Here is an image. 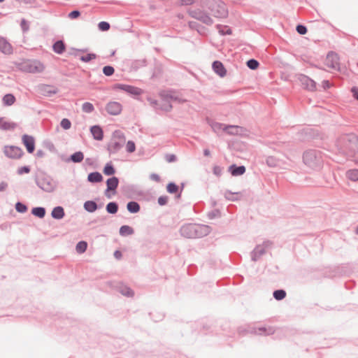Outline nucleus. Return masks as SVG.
I'll return each mask as SVG.
<instances>
[{"instance_id": "1", "label": "nucleus", "mask_w": 358, "mask_h": 358, "mask_svg": "<svg viewBox=\"0 0 358 358\" xmlns=\"http://www.w3.org/2000/svg\"><path fill=\"white\" fill-rule=\"evenodd\" d=\"M358 152V137L353 133L344 134L337 138V155L347 158L353 157Z\"/></svg>"}, {"instance_id": "2", "label": "nucleus", "mask_w": 358, "mask_h": 358, "mask_svg": "<svg viewBox=\"0 0 358 358\" xmlns=\"http://www.w3.org/2000/svg\"><path fill=\"white\" fill-rule=\"evenodd\" d=\"M202 6L209 9L217 17H224L227 15L225 4L219 0H202Z\"/></svg>"}, {"instance_id": "3", "label": "nucleus", "mask_w": 358, "mask_h": 358, "mask_svg": "<svg viewBox=\"0 0 358 358\" xmlns=\"http://www.w3.org/2000/svg\"><path fill=\"white\" fill-rule=\"evenodd\" d=\"M17 67L22 71L31 73H41L45 69L43 62L37 59H25L17 64Z\"/></svg>"}, {"instance_id": "4", "label": "nucleus", "mask_w": 358, "mask_h": 358, "mask_svg": "<svg viewBox=\"0 0 358 358\" xmlns=\"http://www.w3.org/2000/svg\"><path fill=\"white\" fill-rule=\"evenodd\" d=\"M303 162L306 165L313 169H317L322 166V159L320 153L315 150H309L303 155Z\"/></svg>"}, {"instance_id": "5", "label": "nucleus", "mask_w": 358, "mask_h": 358, "mask_svg": "<svg viewBox=\"0 0 358 358\" xmlns=\"http://www.w3.org/2000/svg\"><path fill=\"white\" fill-rule=\"evenodd\" d=\"M125 141L124 134L116 130L113 132L110 142L108 143V150L110 152H117L123 145Z\"/></svg>"}, {"instance_id": "6", "label": "nucleus", "mask_w": 358, "mask_h": 358, "mask_svg": "<svg viewBox=\"0 0 358 358\" xmlns=\"http://www.w3.org/2000/svg\"><path fill=\"white\" fill-rule=\"evenodd\" d=\"M201 229L202 227L189 224L183 226L181 228L180 231L183 236L189 238H194L200 236V234L199 232L201 231Z\"/></svg>"}, {"instance_id": "7", "label": "nucleus", "mask_w": 358, "mask_h": 358, "mask_svg": "<svg viewBox=\"0 0 358 358\" xmlns=\"http://www.w3.org/2000/svg\"><path fill=\"white\" fill-rule=\"evenodd\" d=\"M113 89L115 90H121L134 95H140L143 93L142 90L140 88L124 84H115L113 85Z\"/></svg>"}, {"instance_id": "8", "label": "nucleus", "mask_w": 358, "mask_h": 358, "mask_svg": "<svg viewBox=\"0 0 358 358\" xmlns=\"http://www.w3.org/2000/svg\"><path fill=\"white\" fill-rule=\"evenodd\" d=\"M4 153L7 157L13 159H18L23 155L22 149L15 146L5 147Z\"/></svg>"}, {"instance_id": "9", "label": "nucleus", "mask_w": 358, "mask_h": 358, "mask_svg": "<svg viewBox=\"0 0 358 358\" xmlns=\"http://www.w3.org/2000/svg\"><path fill=\"white\" fill-rule=\"evenodd\" d=\"M106 110L111 115H117L121 113L122 107L119 102L110 101L106 106Z\"/></svg>"}, {"instance_id": "10", "label": "nucleus", "mask_w": 358, "mask_h": 358, "mask_svg": "<svg viewBox=\"0 0 358 358\" xmlns=\"http://www.w3.org/2000/svg\"><path fill=\"white\" fill-rule=\"evenodd\" d=\"M118 179L116 177H112L107 180L106 185L107 189L106 190L105 194L108 198H110V192H114L118 186Z\"/></svg>"}, {"instance_id": "11", "label": "nucleus", "mask_w": 358, "mask_h": 358, "mask_svg": "<svg viewBox=\"0 0 358 358\" xmlns=\"http://www.w3.org/2000/svg\"><path fill=\"white\" fill-rule=\"evenodd\" d=\"M22 142L28 152L32 153L34 151L35 141L32 136L29 135H24L22 136Z\"/></svg>"}, {"instance_id": "12", "label": "nucleus", "mask_w": 358, "mask_h": 358, "mask_svg": "<svg viewBox=\"0 0 358 358\" xmlns=\"http://www.w3.org/2000/svg\"><path fill=\"white\" fill-rule=\"evenodd\" d=\"M213 69L218 76L224 77L227 74V70L221 62L215 61L213 63Z\"/></svg>"}, {"instance_id": "13", "label": "nucleus", "mask_w": 358, "mask_h": 358, "mask_svg": "<svg viewBox=\"0 0 358 358\" xmlns=\"http://www.w3.org/2000/svg\"><path fill=\"white\" fill-rule=\"evenodd\" d=\"M336 63V54L334 52H330L327 54L324 64L329 69H334Z\"/></svg>"}, {"instance_id": "14", "label": "nucleus", "mask_w": 358, "mask_h": 358, "mask_svg": "<svg viewBox=\"0 0 358 358\" xmlns=\"http://www.w3.org/2000/svg\"><path fill=\"white\" fill-rule=\"evenodd\" d=\"M91 133L94 139L101 141L103 138L102 129L99 126H93L90 129Z\"/></svg>"}, {"instance_id": "15", "label": "nucleus", "mask_w": 358, "mask_h": 358, "mask_svg": "<svg viewBox=\"0 0 358 358\" xmlns=\"http://www.w3.org/2000/svg\"><path fill=\"white\" fill-rule=\"evenodd\" d=\"M0 50L5 54L12 52L11 45L3 38L0 37Z\"/></svg>"}, {"instance_id": "16", "label": "nucleus", "mask_w": 358, "mask_h": 358, "mask_svg": "<svg viewBox=\"0 0 358 358\" xmlns=\"http://www.w3.org/2000/svg\"><path fill=\"white\" fill-rule=\"evenodd\" d=\"M301 80L303 85H305V87L308 90H311V91H313L315 90L316 83L314 80H311L310 78H309L306 76H303Z\"/></svg>"}, {"instance_id": "17", "label": "nucleus", "mask_w": 358, "mask_h": 358, "mask_svg": "<svg viewBox=\"0 0 358 358\" xmlns=\"http://www.w3.org/2000/svg\"><path fill=\"white\" fill-rule=\"evenodd\" d=\"M16 124L13 122L6 120L5 118H0V129L3 130L13 129Z\"/></svg>"}, {"instance_id": "18", "label": "nucleus", "mask_w": 358, "mask_h": 358, "mask_svg": "<svg viewBox=\"0 0 358 358\" xmlns=\"http://www.w3.org/2000/svg\"><path fill=\"white\" fill-rule=\"evenodd\" d=\"M229 171L231 172L232 176H237L243 175L245 171V168L243 166H236L235 165H231L229 167Z\"/></svg>"}, {"instance_id": "19", "label": "nucleus", "mask_w": 358, "mask_h": 358, "mask_svg": "<svg viewBox=\"0 0 358 358\" xmlns=\"http://www.w3.org/2000/svg\"><path fill=\"white\" fill-rule=\"evenodd\" d=\"M345 176L348 179H349L353 182L358 181V169H352L348 170L345 172Z\"/></svg>"}, {"instance_id": "20", "label": "nucleus", "mask_w": 358, "mask_h": 358, "mask_svg": "<svg viewBox=\"0 0 358 358\" xmlns=\"http://www.w3.org/2000/svg\"><path fill=\"white\" fill-rule=\"evenodd\" d=\"M87 179L91 182H99L102 181L103 177L99 172H94L88 175Z\"/></svg>"}, {"instance_id": "21", "label": "nucleus", "mask_w": 358, "mask_h": 358, "mask_svg": "<svg viewBox=\"0 0 358 358\" xmlns=\"http://www.w3.org/2000/svg\"><path fill=\"white\" fill-rule=\"evenodd\" d=\"M352 269L348 266H337V275H349Z\"/></svg>"}, {"instance_id": "22", "label": "nucleus", "mask_w": 358, "mask_h": 358, "mask_svg": "<svg viewBox=\"0 0 358 358\" xmlns=\"http://www.w3.org/2000/svg\"><path fill=\"white\" fill-rule=\"evenodd\" d=\"M52 216L55 219H62L64 216V212L62 207H55L52 211Z\"/></svg>"}, {"instance_id": "23", "label": "nucleus", "mask_w": 358, "mask_h": 358, "mask_svg": "<svg viewBox=\"0 0 358 358\" xmlns=\"http://www.w3.org/2000/svg\"><path fill=\"white\" fill-rule=\"evenodd\" d=\"M53 50L57 54H62L65 50V45L63 41H58L53 45Z\"/></svg>"}, {"instance_id": "24", "label": "nucleus", "mask_w": 358, "mask_h": 358, "mask_svg": "<svg viewBox=\"0 0 358 358\" xmlns=\"http://www.w3.org/2000/svg\"><path fill=\"white\" fill-rule=\"evenodd\" d=\"M85 209L90 213L94 212L97 208V205L94 201H87L84 203Z\"/></svg>"}, {"instance_id": "25", "label": "nucleus", "mask_w": 358, "mask_h": 358, "mask_svg": "<svg viewBox=\"0 0 358 358\" xmlns=\"http://www.w3.org/2000/svg\"><path fill=\"white\" fill-rule=\"evenodd\" d=\"M15 101V97L11 94H7L3 97V103L6 106H11Z\"/></svg>"}, {"instance_id": "26", "label": "nucleus", "mask_w": 358, "mask_h": 358, "mask_svg": "<svg viewBox=\"0 0 358 358\" xmlns=\"http://www.w3.org/2000/svg\"><path fill=\"white\" fill-rule=\"evenodd\" d=\"M127 210L133 213H138L140 210V206L138 203L131 201L127 203Z\"/></svg>"}, {"instance_id": "27", "label": "nucleus", "mask_w": 358, "mask_h": 358, "mask_svg": "<svg viewBox=\"0 0 358 358\" xmlns=\"http://www.w3.org/2000/svg\"><path fill=\"white\" fill-rule=\"evenodd\" d=\"M222 129L230 134H237L240 131V128L237 126H224Z\"/></svg>"}, {"instance_id": "28", "label": "nucleus", "mask_w": 358, "mask_h": 358, "mask_svg": "<svg viewBox=\"0 0 358 358\" xmlns=\"http://www.w3.org/2000/svg\"><path fill=\"white\" fill-rule=\"evenodd\" d=\"M134 232V230L131 227L127 225H124L120 227V234L122 236H128L132 234Z\"/></svg>"}, {"instance_id": "29", "label": "nucleus", "mask_w": 358, "mask_h": 358, "mask_svg": "<svg viewBox=\"0 0 358 358\" xmlns=\"http://www.w3.org/2000/svg\"><path fill=\"white\" fill-rule=\"evenodd\" d=\"M32 214L40 218H43L45 216V210L43 208L38 207L32 209Z\"/></svg>"}, {"instance_id": "30", "label": "nucleus", "mask_w": 358, "mask_h": 358, "mask_svg": "<svg viewBox=\"0 0 358 358\" xmlns=\"http://www.w3.org/2000/svg\"><path fill=\"white\" fill-rule=\"evenodd\" d=\"M117 209H118L117 204L115 202H110V203H108L106 206V210L109 213H112V214L116 213L117 211Z\"/></svg>"}, {"instance_id": "31", "label": "nucleus", "mask_w": 358, "mask_h": 358, "mask_svg": "<svg viewBox=\"0 0 358 358\" xmlns=\"http://www.w3.org/2000/svg\"><path fill=\"white\" fill-rule=\"evenodd\" d=\"M87 247V243L85 241H80L76 245V249L78 253H83L86 250Z\"/></svg>"}, {"instance_id": "32", "label": "nucleus", "mask_w": 358, "mask_h": 358, "mask_svg": "<svg viewBox=\"0 0 358 358\" xmlns=\"http://www.w3.org/2000/svg\"><path fill=\"white\" fill-rule=\"evenodd\" d=\"M94 109V106L90 102H85L82 106L83 111L87 113H92Z\"/></svg>"}, {"instance_id": "33", "label": "nucleus", "mask_w": 358, "mask_h": 358, "mask_svg": "<svg viewBox=\"0 0 358 358\" xmlns=\"http://www.w3.org/2000/svg\"><path fill=\"white\" fill-rule=\"evenodd\" d=\"M273 296L276 300H282L286 296V292L282 289H278L273 292Z\"/></svg>"}, {"instance_id": "34", "label": "nucleus", "mask_w": 358, "mask_h": 358, "mask_svg": "<svg viewBox=\"0 0 358 358\" xmlns=\"http://www.w3.org/2000/svg\"><path fill=\"white\" fill-rule=\"evenodd\" d=\"M103 173L106 176H111L115 173V169L111 164H107L103 169Z\"/></svg>"}, {"instance_id": "35", "label": "nucleus", "mask_w": 358, "mask_h": 358, "mask_svg": "<svg viewBox=\"0 0 358 358\" xmlns=\"http://www.w3.org/2000/svg\"><path fill=\"white\" fill-rule=\"evenodd\" d=\"M166 190L171 194L176 193L178 191V186L173 182H170L167 185Z\"/></svg>"}, {"instance_id": "36", "label": "nucleus", "mask_w": 358, "mask_h": 358, "mask_svg": "<svg viewBox=\"0 0 358 358\" xmlns=\"http://www.w3.org/2000/svg\"><path fill=\"white\" fill-rule=\"evenodd\" d=\"M83 154L81 152H78L71 155V159L74 162H80L83 159Z\"/></svg>"}, {"instance_id": "37", "label": "nucleus", "mask_w": 358, "mask_h": 358, "mask_svg": "<svg viewBox=\"0 0 358 358\" xmlns=\"http://www.w3.org/2000/svg\"><path fill=\"white\" fill-rule=\"evenodd\" d=\"M197 18L207 24H211L213 23L212 19L208 15L205 14L201 15L200 16L197 17Z\"/></svg>"}, {"instance_id": "38", "label": "nucleus", "mask_w": 358, "mask_h": 358, "mask_svg": "<svg viewBox=\"0 0 358 358\" xmlns=\"http://www.w3.org/2000/svg\"><path fill=\"white\" fill-rule=\"evenodd\" d=\"M217 27L219 30V32L222 35L231 34V31L228 27H222L221 25H218Z\"/></svg>"}, {"instance_id": "39", "label": "nucleus", "mask_w": 358, "mask_h": 358, "mask_svg": "<svg viewBox=\"0 0 358 358\" xmlns=\"http://www.w3.org/2000/svg\"><path fill=\"white\" fill-rule=\"evenodd\" d=\"M248 66L252 70H255L259 66V62L255 59H250L247 62Z\"/></svg>"}, {"instance_id": "40", "label": "nucleus", "mask_w": 358, "mask_h": 358, "mask_svg": "<svg viewBox=\"0 0 358 358\" xmlns=\"http://www.w3.org/2000/svg\"><path fill=\"white\" fill-rule=\"evenodd\" d=\"M114 68L110 66H104L103 69V73L107 76L113 75L114 73Z\"/></svg>"}, {"instance_id": "41", "label": "nucleus", "mask_w": 358, "mask_h": 358, "mask_svg": "<svg viewBox=\"0 0 358 358\" xmlns=\"http://www.w3.org/2000/svg\"><path fill=\"white\" fill-rule=\"evenodd\" d=\"M99 29L101 31H106L110 29V24L107 22H101L98 24Z\"/></svg>"}, {"instance_id": "42", "label": "nucleus", "mask_w": 358, "mask_h": 358, "mask_svg": "<svg viewBox=\"0 0 358 358\" xmlns=\"http://www.w3.org/2000/svg\"><path fill=\"white\" fill-rule=\"evenodd\" d=\"M126 149L130 153L134 152L136 150L135 143L131 141H129L126 145Z\"/></svg>"}, {"instance_id": "43", "label": "nucleus", "mask_w": 358, "mask_h": 358, "mask_svg": "<svg viewBox=\"0 0 358 358\" xmlns=\"http://www.w3.org/2000/svg\"><path fill=\"white\" fill-rule=\"evenodd\" d=\"M61 126L63 129H69L71 128V123L70 122L69 120L66 119V118H64L62 121H61Z\"/></svg>"}, {"instance_id": "44", "label": "nucleus", "mask_w": 358, "mask_h": 358, "mask_svg": "<svg viewBox=\"0 0 358 358\" xmlns=\"http://www.w3.org/2000/svg\"><path fill=\"white\" fill-rule=\"evenodd\" d=\"M96 55L94 54H87L86 55H83L80 57V59L83 62H89L93 59H95Z\"/></svg>"}, {"instance_id": "45", "label": "nucleus", "mask_w": 358, "mask_h": 358, "mask_svg": "<svg viewBox=\"0 0 358 358\" xmlns=\"http://www.w3.org/2000/svg\"><path fill=\"white\" fill-rule=\"evenodd\" d=\"M296 31L299 34H301V35L306 34L307 33L306 27L305 26L301 25V24H299L296 27Z\"/></svg>"}, {"instance_id": "46", "label": "nucleus", "mask_w": 358, "mask_h": 358, "mask_svg": "<svg viewBox=\"0 0 358 358\" xmlns=\"http://www.w3.org/2000/svg\"><path fill=\"white\" fill-rule=\"evenodd\" d=\"M20 25H21V28L24 31H27L29 30V23L27 21H26L25 20H22L21 21V23H20Z\"/></svg>"}, {"instance_id": "47", "label": "nucleus", "mask_w": 358, "mask_h": 358, "mask_svg": "<svg viewBox=\"0 0 358 358\" xmlns=\"http://www.w3.org/2000/svg\"><path fill=\"white\" fill-rule=\"evenodd\" d=\"M16 210L18 211V212H20V213H24L27 210V207L20 203H17L16 204Z\"/></svg>"}, {"instance_id": "48", "label": "nucleus", "mask_w": 358, "mask_h": 358, "mask_svg": "<svg viewBox=\"0 0 358 358\" xmlns=\"http://www.w3.org/2000/svg\"><path fill=\"white\" fill-rule=\"evenodd\" d=\"M351 92L353 98L358 101V87L356 86H353L351 88Z\"/></svg>"}, {"instance_id": "49", "label": "nucleus", "mask_w": 358, "mask_h": 358, "mask_svg": "<svg viewBox=\"0 0 358 358\" xmlns=\"http://www.w3.org/2000/svg\"><path fill=\"white\" fill-rule=\"evenodd\" d=\"M167 202H168V197L166 196H162L158 199V203L161 206H164V205L166 204Z\"/></svg>"}, {"instance_id": "50", "label": "nucleus", "mask_w": 358, "mask_h": 358, "mask_svg": "<svg viewBox=\"0 0 358 358\" xmlns=\"http://www.w3.org/2000/svg\"><path fill=\"white\" fill-rule=\"evenodd\" d=\"M30 171V169L27 166H23L18 169L17 173L20 175H22L23 173H29Z\"/></svg>"}, {"instance_id": "51", "label": "nucleus", "mask_w": 358, "mask_h": 358, "mask_svg": "<svg viewBox=\"0 0 358 358\" xmlns=\"http://www.w3.org/2000/svg\"><path fill=\"white\" fill-rule=\"evenodd\" d=\"M80 13L78 10H73L69 14V17L71 19H76L80 16Z\"/></svg>"}, {"instance_id": "52", "label": "nucleus", "mask_w": 358, "mask_h": 358, "mask_svg": "<svg viewBox=\"0 0 358 358\" xmlns=\"http://www.w3.org/2000/svg\"><path fill=\"white\" fill-rule=\"evenodd\" d=\"M150 178L153 181H155V182H157L160 181V176L158 174H157V173H152L150 176Z\"/></svg>"}, {"instance_id": "53", "label": "nucleus", "mask_w": 358, "mask_h": 358, "mask_svg": "<svg viewBox=\"0 0 358 358\" xmlns=\"http://www.w3.org/2000/svg\"><path fill=\"white\" fill-rule=\"evenodd\" d=\"M333 86V84H329L328 80H324L322 82V87L324 90L329 88L330 87Z\"/></svg>"}, {"instance_id": "54", "label": "nucleus", "mask_w": 358, "mask_h": 358, "mask_svg": "<svg viewBox=\"0 0 358 358\" xmlns=\"http://www.w3.org/2000/svg\"><path fill=\"white\" fill-rule=\"evenodd\" d=\"M213 172L215 175L219 176L222 172V169L216 166L213 168Z\"/></svg>"}, {"instance_id": "55", "label": "nucleus", "mask_w": 358, "mask_h": 358, "mask_svg": "<svg viewBox=\"0 0 358 358\" xmlns=\"http://www.w3.org/2000/svg\"><path fill=\"white\" fill-rule=\"evenodd\" d=\"M194 1H195V0H181V3L182 5H191Z\"/></svg>"}, {"instance_id": "56", "label": "nucleus", "mask_w": 358, "mask_h": 358, "mask_svg": "<svg viewBox=\"0 0 358 358\" xmlns=\"http://www.w3.org/2000/svg\"><path fill=\"white\" fill-rule=\"evenodd\" d=\"M114 256L116 259H120L122 257V252L119 250H116L114 252Z\"/></svg>"}, {"instance_id": "57", "label": "nucleus", "mask_w": 358, "mask_h": 358, "mask_svg": "<svg viewBox=\"0 0 358 358\" xmlns=\"http://www.w3.org/2000/svg\"><path fill=\"white\" fill-rule=\"evenodd\" d=\"M123 294L127 296H133L134 295V292L131 290H130L129 289H127V292L123 293Z\"/></svg>"}, {"instance_id": "58", "label": "nucleus", "mask_w": 358, "mask_h": 358, "mask_svg": "<svg viewBox=\"0 0 358 358\" xmlns=\"http://www.w3.org/2000/svg\"><path fill=\"white\" fill-rule=\"evenodd\" d=\"M203 154L206 157H209L210 155V151L208 149H205L203 150Z\"/></svg>"}, {"instance_id": "59", "label": "nucleus", "mask_w": 358, "mask_h": 358, "mask_svg": "<svg viewBox=\"0 0 358 358\" xmlns=\"http://www.w3.org/2000/svg\"><path fill=\"white\" fill-rule=\"evenodd\" d=\"M336 59H337V61L339 60V57L338 56L336 57ZM340 71V66H339L338 62H337V71Z\"/></svg>"}, {"instance_id": "60", "label": "nucleus", "mask_w": 358, "mask_h": 358, "mask_svg": "<svg viewBox=\"0 0 358 358\" xmlns=\"http://www.w3.org/2000/svg\"><path fill=\"white\" fill-rule=\"evenodd\" d=\"M175 159V157L173 155L171 156L170 159H169V162H172Z\"/></svg>"}, {"instance_id": "61", "label": "nucleus", "mask_w": 358, "mask_h": 358, "mask_svg": "<svg viewBox=\"0 0 358 358\" xmlns=\"http://www.w3.org/2000/svg\"><path fill=\"white\" fill-rule=\"evenodd\" d=\"M171 108V106H168V107H164V109L166 110H168L169 109H170Z\"/></svg>"}, {"instance_id": "62", "label": "nucleus", "mask_w": 358, "mask_h": 358, "mask_svg": "<svg viewBox=\"0 0 358 358\" xmlns=\"http://www.w3.org/2000/svg\"><path fill=\"white\" fill-rule=\"evenodd\" d=\"M355 233H356V234L358 235V225L357 226V227L355 229Z\"/></svg>"}, {"instance_id": "63", "label": "nucleus", "mask_w": 358, "mask_h": 358, "mask_svg": "<svg viewBox=\"0 0 358 358\" xmlns=\"http://www.w3.org/2000/svg\"><path fill=\"white\" fill-rule=\"evenodd\" d=\"M4 1V0H0V2H2V1Z\"/></svg>"}, {"instance_id": "64", "label": "nucleus", "mask_w": 358, "mask_h": 358, "mask_svg": "<svg viewBox=\"0 0 358 358\" xmlns=\"http://www.w3.org/2000/svg\"><path fill=\"white\" fill-rule=\"evenodd\" d=\"M357 164H358V161H357Z\"/></svg>"}]
</instances>
